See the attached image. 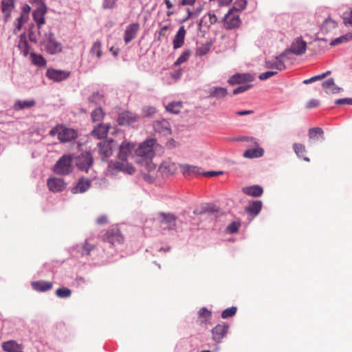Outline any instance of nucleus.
Returning a JSON list of instances; mask_svg holds the SVG:
<instances>
[{"instance_id": "nucleus-5", "label": "nucleus", "mask_w": 352, "mask_h": 352, "mask_svg": "<svg viewBox=\"0 0 352 352\" xmlns=\"http://www.w3.org/2000/svg\"><path fill=\"white\" fill-rule=\"evenodd\" d=\"M103 241L112 245H117L123 243L124 237L118 228H112L106 232L103 236Z\"/></svg>"}, {"instance_id": "nucleus-36", "label": "nucleus", "mask_w": 352, "mask_h": 352, "mask_svg": "<svg viewBox=\"0 0 352 352\" xmlns=\"http://www.w3.org/2000/svg\"><path fill=\"white\" fill-rule=\"evenodd\" d=\"M228 91L226 88L221 87H213L210 90V97L221 98L226 97Z\"/></svg>"}, {"instance_id": "nucleus-22", "label": "nucleus", "mask_w": 352, "mask_h": 352, "mask_svg": "<svg viewBox=\"0 0 352 352\" xmlns=\"http://www.w3.org/2000/svg\"><path fill=\"white\" fill-rule=\"evenodd\" d=\"M154 129L157 133L169 134L170 133V126L166 120L155 121L153 124Z\"/></svg>"}, {"instance_id": "nucleus-50", "label": "nucleus", "mask_w": 352, "mask_h": 352, "mask_svg": "<svg viewBox=\"0 0 352 352\" xmlns=\"http://www.w3.org/2000/svg\"><path fill=\"white\" fill-rule=\"evenodd\" d=\"M19 47L21 50L24 56H27L29 52L28 42L25 38H21L19 44Z\"/></svg>"}, {"instance_id": "nucleus-47", "label": "nucleus", "mask_w": 352, "mask_h": 352, "mask_svg": "<svg viewBox=\"0 0 352 352\" xmlns=\"http://www.w3.org/2000/svg\"><path fill=\"white\" fill-rule=\"evenodd\" d=\"M237 141L245 142L248 144V146H257V140L255 138L250 136H241L236 139Z\"/></svg>"}, {"instance_id": "nucleus-39", "label": "nucleus", "mask_w": 352, "mask_h": 352, "mask_svg": "<svg viewBox=\"0 0 352 352\" xmlns=\"http://www.w3.org/2000/svg\"><path fill=\"white\" fill-rule=\"evenodd\" d=\"M352 40V32L346 33V34L341 36L337 38L333 39L331 41L330 45L334 46L342 43H346Z\"/></svg>"}, {"instance_id": "nucleus-43", "label": "nucleus", "mask_w": 352, "mask_h": 352, "mask_svg": "<svg viewBox=\"0 0 352 352\" xmlns=\"http://www.w3.org/2000/svg\"><path fill=\"white\" fill-rule=\"evenodd\" d=\"M101 42L99 41H96L92 45L90 53L92 55H96L98 58H100L102 56V50H101Z\"/></svg>"}, {"instance_id": "nucleus-46", "label": "nucleus", "mask_w": 352, "mask_h": 352, "mask_svg": "<svg viewBox=\"0 0 352 352\" xmlns=\"http://www.w3.org/2000/svg\"><path fill=\"white\" fill-rule=\"evenodd\" d=\"M190 56V50H185L183 53L179 56V57L175 62L174 65L178 66L184 63H185Z\"/></svg>"}, {"instance_id": "nucleus-55", "label": "nucleus", "mask_w": 352, "mask_h": 352, "mask_svg": "<svg viewBox=\"0 0 352 352\" xmlns=\"http://www.w3.org/2000/svg\"><path fill=\"white\" fill-rule=\"evenodd\" d=\"M343 21L345 25L352 26V10L344 13Z\"/></svg>"}, {"instance_id": "nucleus-52", "label": "nucleus", "mask_w": 352, "mask_h": 352, "mask_svg": "<svg viewBox=\"0 0 352 352\" xmlns=\"http://www.w3.org/2000/svg\"><path fill=\"white\" fill-rule=\"evenodd\" d=\"M118 0H103L102 8L104 10L113 9L116 7Z\"/></svg>"}, {"instance_id": "nucleus-7", "label": "nucleus", "mask_w": 352, "mask_h": 352, "mask_svg": "<svg viewBox=\"0 0 352 352\" xmlns=\"http://www.w3.org/2000/svg\"><path fill=\"white\" fill-rule=\"evenodd\" d=\"M116 146V144L113 140H104L98 144V153L103 161L113 154Z\"/></svg>"}, {"instance_id": "nucleus-62", "label": "nucleus", "mask_w": 352, "mask_h": 352, "mask_svg": "<svg viewBox=\"0 0 352 352\" xmlns=\"http://www.w3.org/2000/svg\"><path fill=\"white\" fill-rule=\"evenodd\" d=\"M168 29H169V25H164L163 27H162L161 29L160 30L159 32H158L159 36H158L157 40L160 41L161 40V36H164L165 35V31H166Z\"/></svg>"}, {"instance_id": "nucleus-30", "label": "nucleus", "mask_w": 352, "mask_h": 352, "mask_svg": "<svg viewBox=\"0 0 352 352\" xmlns=\"http://www.w3.org/2000/svg\"><path fill=\"white\" fill-rule=\"evenodd\" d=\"M53 284L49 281H35L32 283V288L38 292H46L52 288Z\"/></svg>"}, {"instance_id": "nucleus-58", "label": "nucleus", "mask_w": 352, "mask_h": 352, "mask_svg": "<svg viewBox=\"0 0 352 352\" xmlns=\"http://www.w3.org/2000/svg\"><path fill=\"white\" fill-rule=\"evenodd\" d=\"M83 253H85L86 254H89L90 252L93 250L95 248V245L93 244H91L88 243L87 241H85L83 245Z\"/></svg>"}, {"instance_id": "nucleus-14", "label": "nucleus", "mask_w": 352, "mask_h": 352, "mask_svg": "<svg viewBox=\"0 0 352 352\" xmlns=\"http://www.w3.org/2000/svg\"><path fill=\"white\" fill-rule=\"evenodd\" d=\"M47 184L49 190L54 192H61L66 188L64 180L57 177L49 178Z\"/></svg>"}, {"instance_id": "nucleus-6", "label": "nucleus", "mask_w": 352, "mask_h": 352, "mask_svg": "<svg viewBox=\"0 0 352 352\" xmlns=\"http://www.w3.org/2000/svg\"><path fill=\"white\" fill-rule=\"evenodd\" d=\"M54 171L58 175H67L72 171V158L69 155H63L56 162Z\"/></svg>"}, {"instance_id": "nucleus-33", "label": "nucleus", "mask_w": 352, "mask_h": 352, "mask_svg": "<svg viewBox=\"0 0 352 352\" xmlns=\"http://www.w3.org/2000/svg\"><path fill=\"white\" fill-rule=\"evenodd\" d=\"M289 51L285 50V52L276 57L274 61L275 64L276 65V69L283 70L285 69V61L289 58Z\"/></svg>"}, {"instance_id": "nucleus-21", "label": "nucleus", "mask_w": 352, "mask_h": 352, "mask_svg": "<svg viewBox=\"0 0 352 352\" xmlns=\"http://www.w3.org/2000/svg\"><path fill=\"white\" fill-rule=\"evenodd\" d=\"M253 148L246 150L243 153V157L245 158H256L263 155L264 150L261 148L257 143V146H252Z\"/></svg>"}, {"instance_id": "nucleus-12", "label": "nucleus", "mask_w": 352, "mask_h": 352, "mask_svg": "<svg viewBox=\"0 0 352 352\" xmlns=\"http://www.w3.org/2000/svg\"><path fill=\"white\" fill-rule=\"evenodd\" d=\"M160 226L164 230H173L176 226L177 217L173 214L161 212Z\"/></svg>"}, {"instance_id": "nucleus-61", "label": "nucleus", "mask_w": 352, "mask_h": 352, "mask_svg": "<svg viewBox=\"0 0 352 352\" xmlns=\"http://www.w3.org/2000/svg\"><path fill=\"white\" fill-rule=\"evenodd\" d=\"M223 174L222 171H208L202 173L206 177H215Z\"/></svg>"}, {"instance_id": "nucleus-31", "label": "nucleus", "mask_w": 352, "mask_h": 352, "mask_svg": "<svg viewBox=\"0 0 352 352\" xmlns=\"http://www.w3.org/2000/svg\"><path fill=\"white\" fill-rule=\"evenodd\" d=\"M322 88L327 94L338 93L340 88L337 87L333 78H329L322 82Z\"/></svg>"}, {"instance_id": "nucleus-2", "label": "nucleus", "mask_w": 352, "mask_h": 352, "mask_svg": "<svg viewBox=\"0 0 352 352\" xmlns=\"http://www.w3.org/2000/svg\"><path fill=\"white\" fill-rule=\"evenodd\" d=\"M134 144L128 142H123L120 146V151L118 153L119 160L122 162H116L111 164V166H113L116 169H118L124 173H126L129 175H132L135 173V168L130 164L126 162L127 157L131 153V151L134 149Z\"/></svg>"}, {"instance_id": "nucleus-44", "label": "nucleus", "mask_w": 352, "mask_h": 352, "mask_svg": "<svg viewBox=\"0 0 352 352\" xmlns=\"http://www.w3.org/2000/svg\"><path fill=\"white\" fill-rule=\"evenodd\" d=\"M56 294L61 298H68L72 294V290L66 287H60L56 290Z\"/></svg>"}, {"instance_id": "nucleus-42", "label": "nucleus", "mask_w": 352, "mask_h": 352, "mask_svg": "<svg viewBox=\"0 0 352 352\" xmlns=\"http://www.w3.org/2000/svg\"><path fill=\"white\" fill-rule=\"evenodd\" d=\"M337 26V23L335 21L331 19H327L322 26V31L324 32H329L331 29L336 28Z\"/></svg>"}, {"instance_id": "nucleus-38", "label": "nucleus", "mask_w": 352, "mask_h": 352, "mask_svg": "<svg viewBox=\"0 0 352 352\" xmlns=\"http://www.w3.org/2000/svg\"><path fill=\"white\" fill-rule=\"evenodd\" d=\"M32 63L38 67H43L46 65V60L41 55L36 54L34 52L30 54Z\"/></svg>"}, {"instance_id": "nucleus-18", "label": "nucleus", "mask_w": 352, "mask_h": 352, "mask_svg": "<svg viewBox=\"0 0 352 352\" xmlns=\"http://www.w3.org/2000/svg\"><path fill=\"white\" fill-rule=\"evenodd\" d=\"M158 170L163 175H172L176 173L177 166L175 163L170 162V160H165L160 164Z\"/></svg>"}, {"instance_id": "nucleus-51", "label": "nucleus", "mask_w": 352, "mask_h": 352, "mask_svg": "<svg viewBox=\"0 0 352 352\" xmlns=\"http://www.w3.org/2000/svg\"><path fill=\"white\" fill-rule=\"evenodd\" d=\"M330 73H331V72L327 71V72L322 73L320 75L313 76L309 79L305 80L303 81V83L309 84V83L315 82L318 80H322V79L324 78L326 76H327Z\"/></svg>"}, {"instance_id": "nucleus-16", "label": "nucleus", "mask_w": 352, "mask_h": 352, "mask_svg": "<svg viewBox=\"0 0 352 352\" xmlns=\"http://www.w3.org/2000/svg\"><path fill=\"white\" fill-rule=\"evenodd\" d=\"M254 78L249 74H236L232 76L229 80L228 83L232 85L238 84H248L252 82Z\"/></svg>"}, {"instance_id": "nucleus-64", "label": "nucleus", "mask_w": 352, "mask_h": 352, "mask_svg": "<svg viewBox=\"0 0 352 352\" xmlns=\"http://www.w3.org/2000/svg\"><path fill=\"white\" fill-rule=\"evenodd\" d=\"M351 98H342L338 99L336 101V104H350Z\"/></svg>"}, {"instance_id": "nucleus-28", "label": "nucleus", "mask_w": 352, "mask_h": 352, "mask_svg": "<svg viewBox=\"0 0 352 352\" xmlns=\"http://www.w3.org/2000/svg\"><path fill=\"white\" fill-rule=\"evenodd\" d=\"M217 21V16L211 12H208L207 14H205L201 19L199 22L200 27H206L209 28L212 25L214 24Z\"/></svg>"}, {"instance_id": "nucleus-29", "label": "nucleus", "mask_w": 352, "mask_h": 352, "mask_svg": "<svg viewBox=\"0 0 352 352\" xmlns=\"http://www.w3.org/2000/svg\"><path fill=\"white\" fill-rule=\"evenodd\" d=\"M262 208L261 201H252L249 203L245 208L246 212L252 216H256L261 211Z\"/></svg>"}, {"instance_id": "nucleus-27", "label": "nucleus", "mask_w": 352, "mask_h": 352, "mask_svg": "<svg viewBox=\"0 0 352 352\" xmlns=\"http://www.w3.org/2000/svg\"><path fill=\"white\" fill-rule=\"evenodd\" d=\"M36 104V101L34 99L30 100H16L14 105L13 109L15 111H21L25 109H30L34 107Z\"/></svg>"}, {"instance_id": "nucleus-45", "label": "nucleus", "mask_w": 352, "mask_h": 352, "mask_svg": "<svg viewBox=\"0 0 352 352\" xmlns=\"http://www.w3.org/2000/svg\"><path fill=\"white\" fill-rule=\"evenodd\" d=\"M182 108L181 102H171L168 104L166 109L167 111L173 113L175 114H177L180 111V109Z\"/></svg>"}, {"instance_id": "nucleus-8", "label": "nucleus", "mask_w": 352, "mask_h": 352, "mask_svg": "<svg viewBox=\"0 0 352 352\" xmlns=\"http://www.w3.org/2000/svg\"><path fill=\"white\" fill-rule=\"evenodd\" d=\"M224 26L226 29L236 28L240 25L241 21L237 10H231L223 19Z\"/></svg>"}, {"instance_id": "nucleus-11", "label": "nucleus", "mask_w": 352, "mask_h": 352, "mask_svg": "<svg viewBox=\"0 0 352 352\" xmlns=\"http://www.w3.org/2000/svg\"><path fill=\"white\" fill-rule=\"evenodd\" d=\"M229 329V325L226 323H221L216 325L212 330L211 333L212 335V340L219 343L221 340L228 333Z\"/></svg>"}, {"instance_id": "nucleus-32", "label": "nucleus", "mask_w": 352, "mask_h": 352, "mask_svg": "<svg viewBox=\"0 0 352 352\" xmlns=\"http://www.w3.org/2000/svg\"><path fill=\"white\" fill-rule=\"evenodd\" d=\"M3 348L8 352H23L22 345L16 343L14 340H10L4 342Z\"/></svg>"}, {"instance_id": "nucleus-37", "label": "nucleus", "mask_w": 352, "mask_h": 352, "mask_svg": "<svg viewBox=\"0 0 352 352\" xmlns=\"http://www.w3.org/2000/svg\"><path fill=\"white\" fill-rule=\"evenodd\" d=\"M308 135L309 139H316L318 138H321L322 140H324V131L320 127H314L309 129Z\"/></svg>"}, {"instance_id": "nucleus-41", "label": "nucleus", "mask_w": 352, "mask_h": 352, "mask_svg": "<svg viewBox=\"0 0 352 352\" xmlns=\"http://www.w3.org/2000/svg\"><path fill=\"white\" fill-rule=\"evenodd\" d=\"M104 116V113L101 107L96 108L91 112V117L94 122L101 121Z\"/></svg>"}, {"instance_id": "nucleus-35", "label": "nucleus", "mask_w": 352, "mask_h": 352, "mask_svg": "<svg viewBox=\"0 0 352 352\" xmlns=\"http://www.w3.org/2000/svg\"><path fill=\"white\" fill-rule=\"evenodd\" d=\"M293 149L298 157H302L305 161L309 162L310 160L308 157H305V154L307 152L306 147L304 144L300 143H294L293 144Z\"/></svg>"}, {"instance_id": "nucleus-53", "label": "nucleus", "mask_w": 352, "mask_h": 352, "mask_svg": "<svg viewBox=\"0 0 352 352\" xmlns=\"http://www.w3.org/2000/svg\"><path fill=\"white\" fill-rule=\"evenodd\" d=\"M252 87L250 84H243L233 90V94L236 95L243 92L246 91Z\"/></svg>"}, {"instance_id": "nucleus-20", "label": "nucleus", "mask_w": 352, "mask_h": 352, "mask_svg": "<svg viewBox=\"0 0 352 352\" xmlns=\"http://www.w3.org/2000/svg\"><path fill=\"white\" fill-rule=\"evenodd\" d=\"M14 7V0H2L1 10L4 14V21H8Z\"/></svg>"}, {"instance_id": "nucleus-19", "label": "nucleus", "mask_w": 352, "mask_h": 352, "mask_svg": "<svg viewBox=\"0 0 352 352\" xmlns=\"http://www.w3.org/2000/svg\"><path fill=\"white\" fill-rule=\"evenodd\" d=\"M186 34V31L184 28V26H181L173 41L174 49L176 50L180 48L184 45Z\"/></svg>"}, {"instance_id": "nucleus-17", "label": "nucleus", "mask_w": 352, "mask_h": 352, "mask_svg": "<svg viewBox=\"0 0 352 352\" xmlns=\"http://www.w3.org/2000/svg\"><path fill=\"white\" fill-rule=\"evenodd\" d=\"M138 116L128 111L120 113L118 118V123L119 125H129L138 120Z\"/></svg>"}, {"instance_id": "nucleus-63", "label": "nucleus", "mask_w": 352, "mask_h": 352, "mask_svg": "<svg viewBox=\"0 0 352 352\" xmlns=\"http://www.w3.org/2000/svg\"><path fill=\"white\" fill-rule=\"evenodd\" d=\"M96 223L99 225H103L107 223V217L102 215L96 219Z\"/></svg>"}, {"instance_id": "nucleus-49", "label": "nucleus", "mask_w": 352, "mask_h": 352, "mask_svg": "<svg viewBox=\"0 0 352 352\" xmlns=\"http://www.w3.org/2000/svg\"><path fill=\"white\" fill-rule=\"evenodd\" d=\"M237 308L236 307H232L226 309L221 314L222 318H228L234 316L236 313Z\"/></svg>"}, {"instance_id": "nucleus-60", "label": "nucleus", "mask_w": 352, "mask_h": 352, "mask_svg": "<svg viewBox=\"0 0 352 352\" xmlns=\"http://www.w3.org/2000/svg\"><path fill=\"white\" fill-rule=\"evenodd\" d=\"M319 104L320 102L318 100L312 99L306 104V107L307 109L314 108L318 107Z\"/></svg>"}, {"instance_id": "nucleus-24", "label": "nucleus", "mask_w": 352, "mask_h": 352, "mask_svg": "<svg viewBox=\"0 0 352 352\" xmlns=\"http://www.w3.org/2000/svg\"><path fill=\"white\" fill-rule=\"evenodd\" d=\"M242 192L249 196L254 197H258L263 195V190L262 187L258 185H254L252 186L244 187L242 188Z\"/></svg>"}, {"instance_id": "nucleus-25", "label": "nucleus", "mask_w": 352, "mask_h": 352, "mask_svg": "<svg viewBox=\"0 0 352 352\" xmlns=\"http://www.w3.org/2000/svg\"><path fill=\"white\" fill-rule=\"evenodd\" d=\"M45 8L41 6L33 12V18L38 28L45 23Z\"/></svg>"}, {"instance_id": "nucleus-59", "label": "nucleus", "mask_w": 352, "mask_h": 352, "mask_svg": "<svg viewBox=\"0 0 352 352\" xmlns=\"http://www.w3.org/2000/svg\"><path fill=\"white\" fill-rule=\"evenodd\" d=\"M102 98L103 96L99 93H94L89 97V100L91 102L98 103L102 99Z\"/></svg>"}, {"instance_id": "nucleus-57", "label": "nucleus", "mask_w": 352, "mask_h": 352, "mask_svg": "<svg viewBox=\"0 0 352 352\" xmlns=\"http://www.w3.org/2000/svg\"><path fill=\"white\" fill-rule=\"evenodd\" d=\"M276 74H277L276 72L269 71V72H266L261 74L259 75L258 78L261 80H265L266 79H268V78L272 77L273 76L276 75Z\"/></svg>"}, {"instance_id": "nucleus-1", "label": "nucleus", "mask_w": 352, "mask_h": 352, "mask_svg": "<svg viewBox=\"0 0 352 352\" xmlns=\"http://www.w3.org/2000/svg\"><path fill=\"white\" fill-rule=\"evenodd\" d=\"M157 144L156 140L150 138L142 142L135 150L137 163L144 166L148 171L155 169V165L152 162Z\"/></svg>"}, {"instance_id": "nucleus-40", "label": "nucleus", "mask_w": 352, "mask_h": 352, "mask_svg": "<svg viewBox=\"0 0 352 352\" xmlns=\"http://www.w3.org/2000/svg\"><path fill=\"white\" fill-rule=\"evenodd\" d=\"M199 318L201 323L206 322L211 319L212 314L206 308L203 307L199 311Z\"/></svg>"}, {"instance_id": "nucleus-4", "label": "nucleus", "mask_w": 352, "mask_h": 352, "mask_svg": "<svg viewBox=\"0 0 352 352\" xmlns=\"http://www.w3.org/2000/svg\"><path fill=\"white\" fill-rule=\"evenodd\" d=\"M41 46L49 54H55L62 51V45L58 42L52 33L45 34Z\"/></svg>"}, {"instance_id": "nucleus-56", "label": "nucleus", "mask_w": 352, "mask_h": 352, "mask_svg": "<svg viewBox=\"0 0 352 352\" xmlns=\"http://www.w3.org/2000/svg\"><path fill=\"white\" fill-rule=\"evenodd\" d=\"M240 226L241 224L239 222H232L228 226L227 230L230 234L236 233Z\"/></svg>"}, {"instance_id": "nucleus-13", "label": "nucleus", "mask_w": 352, "mask_h": 352, "mask_svg": "<svg viewBox=\"0 0 352 352\" xmlns=\"http://www.w3.org/2000/svg\"><path fill=\"white\" fill-rule=\"evenodd\" d=\"M71 74L70 72L58 70L50 68L46 72V76L55 82H60L67 79Z\"/></svg>"}, {"instance_id": "nucleus-15", "label": "nucleus", "mask_w": 352, "mask_h": 352, "mask_svg": "<svg viewBox=\"0 0 352 352\" xmlns=\"http://www.w3.org/2000/svg\"><path fill=\"white\" fill-rule=\"evenodd\" d=\"M140 30V25L138 23H133L126 26L124 33V40L126 44L129 43L134 39Z\"/></svg>"}, {"instance_id": "nucleus-54", "label": "nucleus", "mask_w": 352, "mask_h": 352, "mask_svg": "<svg viewBox=\"0 0 352 352\" xmlns=\"http://www.w3.org/2000/svg\"><path fill=\"white\" fill-rule=\"evenodd\" d=\"M155 108L151 106H146L142 109V113L145 117L152 116L155 113Z\"/></svg>"}, {"instance_id": "nucleus-48", "label": "nucleus", "mask_w": 352, "mask_h": 352, "mask_svg": "<svg viewBox=\"0 0 352 352\" xmlns=\"http://www.w3.org/2000/svg\"><path fill=\"white\" fill-rule=\"evenodd\" d=\"M210 44H208V43L203 44L197 48L196 55L199 56L206 55L210 51Z\"/></svg>"}, {"instance_id": "nucleus-3", "label": "nucleus", "mask_w": 352, "mask_h": 352, "mask_svg": "<svg viewBox=\"0 0 352 352\" xmlns=\"http://www.w3.org/2000/svg\"><path fill=\"white\" fill-rule=\"evenodd\" d=\"M52 136L56 135L61 142H67L77 138L78 132L75 129L67 128L63 125H57L50 131Z\"/></svg>"}, {"instance_id": "nucleus-23", "label": "nucleus", "mask_w": 352, "mask_h": 352, "mask_svg": "<svg viewBox=\"0 0 352 352\" xmlns=\"http://www.w3.org/2000/svg\"><path fill=\"white\" fill-rule=\"evenodd\" d=\"M109 129V125L100 124L92 130L91 134L98 139H102L107 136Z\"/></svg>"}, {"instance_id": "nucleus-9", "label": "nucleus", "mask_w": 352, "mask_h": 352, "mask_svg": "<svg viewBox=\"0 0 352 352\" xmlns=\"http://www.w3.org/2000/svg\"><path fill=\"white\" fill-rule=\"evenodd\" d=\"M307 50V43L302 37L296 38L292 43L289 51V55L292 53L296 56H300L305 53Z\"/></svg>"}, {"instance_id": "nucleus-10", "label": "nucleus", "mask_w": 352, "mask_h": 352, "mask_svg": "<svg viewBox=\"0 0 352 352\" xmlns=\"http://www.w3.org/2000/svg\"><path fill=\"white\" fill-rule=\"evenodd\" d=\"M94 162L93 157L91 153L86 152L82 153L76 159V166L82 171L87 172L89 168L92 166Z\"/></svg>"}, {"instance_id": "nucleus-26", "label": "nucleus", "mask_w": 352, "mask_h": 352, "mask_svg": "<svg viewBox=\"0 0 352 352\" xmlns=\"http://www.w3.org/2000/svg\"><path fill=\"white\" fill-rule=\"evenodd\" d=\"M180 169L184 176L199 175H201L200 168L196 166L189 164L180 165Z\"/></svg>"}, {"instance_id": "nucleus-34", "label": "nucleus", "mask_w": 352, "mask_h": 352, "mask_svg": "<svg viewBox=\"0 0 352 352\" xmlns=\"http://www.w3.org/2000/svg\"><path fill=\"white\" fill-rule=\"evenodd\" d=\"M91 186V181L88 179L82 178L78 182L76 186L74 188L73 192L82 193L89 188Z\"/></svg>"}]
</instances>
